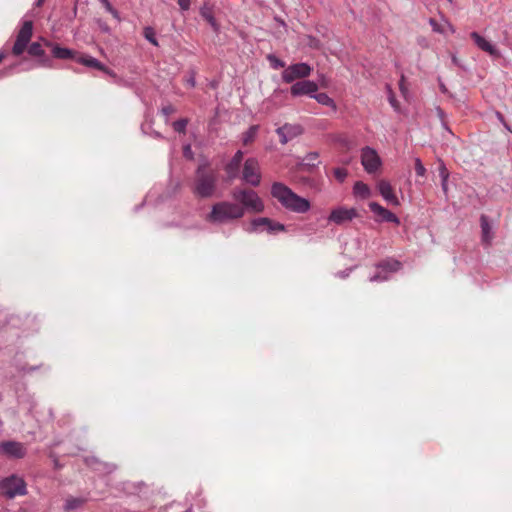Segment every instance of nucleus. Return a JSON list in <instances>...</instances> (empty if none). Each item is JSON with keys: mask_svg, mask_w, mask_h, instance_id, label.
I'll return each mask as SVG.
<instances>
[{"mask_svg": "<svg viewBox=\"0 0 512 512\" xmlns=\"http://www.w3.org/2000/svg\"><path fill=\"white\" fill-rule=\"evenodd\" d=\"M33 35V22L31 20H25L17 34L16 41L12 47V54L14 56H20L23 54L26 48L31 56L38 58V63L43 67H52V60L49 58L39 42H33L29 46V42Z\"/></svg>", "mask_w": 512, "mask_h": 512, "instance_id": "f257e3e1", "label": "nucleus"}, {"mask_svg": "<svg viewBox=\"0 0 512 512\" xmlns=\"http://www.w3.org/2000/svg\"><path fill=\"white\" fill-rule=\"evenodd\" d=\"M271 195L286 209L294 213L303 214L311 209V203L307 198L296 194L290 187L282 182H274L271 185Z\"/></svg>", "mask_w": 512, "mask_h": 512, "instance_id": "f03ea898", "label": "nucleus"}, {"mask_svg": "<svg viewBox=\"0 0 512 512\" xmlns=\"http://www.w3.org/2000/svg\"><path fill=\"white\" fill-rule=\"evenodd\" d=\"M244 216V210L237 203L220 201L212 205L206 220L214 224H222L237 220Z\"/></svg>", "mask_w": 512, "mask_h": 512, "instance_id": "7ed1b4c3", "label": "nucleus"}, {"mask_svg": "<svg viewBox=\"0 0 512 512\" xmlns=\"http://www.w3.org/2000/svg\"><path fill=\"white\" fill-rule=\"evenodd\" d=\"M232 199L244 210L256 213L263 212L265 206L262 199L253 189L236 187L231 191Z\"/></svg>", "mask_w": 512, "mask_h": 512, "instance_id": "20e7f679", "label": "nucleus"}, {"mask_svg": "<svg viewBox=\"0 0 512 512\" xmlns=\"http://www.w3.org/2000/svg\"><path fill=\"white\" fill-rule=\"evenodd\" d=\"M217 188V176L213 171L206 172L202 166L196 170V180L194 182L193 193L201 198H211Z\"/></svg>", "mask_w": 512, "mask_h": 512, "instance_id": "39448f33", "label": "nucleus"}, {"mask_svg": "<svg viewBox=\"0 0 512 512\" xmlns=\"http://www.w3.org/2000/svg\"><path fill=\"white\" fill-rule=\"evenodd\" d=\"M0 493L7 499L25 496L28 493L25 480L17 474H11L0 480Z\"/></svg>", "mask_w": 512, "mask_h": 512, "instance_id": "423d86ee", "label": "nucleus"}, {"mask_svg": "<svg viewBox=\"0 0 512 512\" xmlns=\"http://www.w3.org/2000/svg\"><path fill=\"white\" fill-rule=\"evenodd\" d=\"M245 231L248 233H262L266 231L268 234L275 235L286 231V226L268 217H258L252 219L250 226L245 228Z\"/></svg>", "mask_w": 512, "mask_h": 512, "instance_id": "0eeeda50", "label": "nucleus"}, {"mask_svg": "<svg viewBox=\"0 0 512 512\" xmlns=\"http://www.w3.org/2000/svg\"><path fill=\"white\" fill-rule=\"evenodd\" d=\"M313 68L306 62H298L286 67L282 74L285 83H295L297 79L304 80L310 76Z\"/></svg>", "mask_w": 512, "mask_h": 512, "instance_id": "6e6552de", "label": "nucleus"}, {"mask_svg": "<svg viewBox=\"0 0 512 512\" xmlns=\"http://www.w3.org/2000/svg\"><path fill=\"white\" fill-rule=\"evenodd\" d=\"M36 318L31 317L29 314L20 316V315H10L7 317L5 324L3 327H10L14 329L22 330L23 333L29 334L30 331H37Z\"/></svg>", "mask_w": 512, "mask_h": 512, "instance_id": "1a4fd4ad", "label": "nucleus"}, {"mask_svg": "<svg viewBox=\"0 0 512 512\" xmlns=\"http://www.w3.org/2000/svg\"><path fill=\"white\" fill-rule=\"evenodd\" d=\"M242 180L253 187H258L261 184V174L259 172V164L256 158L249 157L245 160L242 171Z\"/></svg>", "mask_w": 512, "mask_h": 512, "instance_id": "9d476101", "label": "nucleus"}, {"mask_svg": "<svg viewBox=\"0 0 512 512\" xmlns=\"http://www.w3.org/2000/svg\"><path fill=\"white\" fill-rule=\"evenodd\" d=\"M361 164L365 171L371 174L380 168L382 161L374 148L365 146L361 150Z\"/></svg>", "mask_w": 512, "mask_h": 512, "instance_id": "9b49d317", "label": "nucleus"}, {"mask_svg": "<svg viewBox=\"0 0 512 512\" xmlns=\"http://www.w3.org/2000/svg\"><path fill=\"white\" fill-rule=\"evenodd\" d=\"M358 217V211L356 208H347L345 206H338L331 210L327 220L329 223L336 225H343L347 222L352 221Z\"/></svg>", "mask_w": 512, "mask_h": 512, "instance_id": "f8f14e48", "label": "nucleus"}, {"mask_svg": "<svg viewBox=\"0 0 512 512\" xmlns=\"http://www.w3.org/2000/svg\"><path fill=\"white\" fill-rule=\"evenodd\" d=\"M319 89V86L317 82L313 80H299L295 83H292L290 87V94L292 97H302V96H308L311 98V95H313L314 92H317Z\"/></svg>", "mask_w": 512, "mask_h": 512, "instance_id": "ddd939ff", "label": "nucleus"}, {"mask_svg": "<svg viewBox=\"0 0 512 512\" xmlns=\"http://www.w3.org/2000/svg\"><path fill=\"white\" fill-rule=\"evenodd\" d=\"M370 211L376 216L375 221L378 223H393L395 225H400L399 217L388 210L387 208L380 205L378 202H370L368 204Z\"/></svg>", "mask_w": 512, "mask_h": 512, "instance_id": "4468645a", "label": "nucleus"}, {"mask_svg": "<svg viewBox=\"0 0 512 512\" xmlns=\"http://www.w3.org/2000/svg\"><path fill=\"white\" fill-rule=\"evenodd\" d=\"M304 129L299 124L285 123L278 127L275 132L279 136V142L282 145L287 144L289 141L297 138L303 133Z\"/></svg>", "mask_w": 512, "mask_h": 512, "instance_id": "2eb2a0df", "label": "nucleus"}, {"mask_svg": "<svg viewBox=\"0 0 512 512\" xmlns=\"http://www.w3.org/2000/svg\"><path fill=\"white\" fill-rule=\"evenodd\" d=\"M0 451L13 459H22L27 454L24 444L15 440L2 441L0 443Z\"/></svg>", "mask_w": 512, "mask_h": 512, "instance_id": "dca6fc26", "label": "nucleus"}, {"mask_svg": "<svg viewBox=\"0 0 512 512\" xmlns=\"http://www.w3.org/2000/svg\"><path fill=\"white\" fill-rule=\"evenodd\" d=\"M75 61L85 67L101 71L110 77L116 76L115 72L111 68H109L104 63H102L100 60H98L97 58H95L91 55L79 54L78 57L75 58Z\"/></svg>", "mask_w": 512, "mask_h": 512, "instance_id": "f3484780", "label": "nucleus"}, {"mask_svg": "<svg viewBox=\"0 0 512 512\" xmlns=\"http://www.w3.org/2000/svg\"><path fill=\"white\" fill-rule=\"evenodd\" d=\"M470 37L480 50L486 52L489 56H491L494 59L501 58V51L494 44L488 41L485 37L480 35L478 32H471Z\"/></svg>", "mask_w": 512, "mask_h": 512, "instance_id": "a211bd4d", "label": "nucleus"}, {"mask_svg": "<svg viewBox=\"0 0 512 512\" xmlns=\"http://www.w3.org/2000/svg\"><path fill=\"white\" fill-rule=\"evenodd\" d=\"M243 157L244 152L242 150H237L232 158L225 164L224 171L228 181H233L239 177Z\"/></svg>", "mask_w": 512, "mask_h": 512, "instance_id": "6ab92c4d", "label": "nucleus"}, {"mask_svg": "<svg viewBox=\"0 0 512 512\" xmlns=\"http://www.w3.org/2000/svg\"><path fill=\"white\" fill-rule=\"evenodd\" d=\"M45 45L51 48L52 56L56 59H72L75 61V58H77L79 55L75 50L67 47H62L57 43L46 41Z\"/></svg>", "mask_w": 512, "mask_h": 512, "instance_id": "aec40b11", "label": "nucleus"}, {"mask_svg": "<svg viewBox=\"0 0 512 512\" xmlns=\"http://www.w3.org/2000/svg\"><path fill=\"white\" fill-rule=\"evenodd\" d=\"M377 189L381 197L390 205L400 206V201L393 191L390 182L386 180L379 181Z\"/></svg>", "mask_w": 512, "mask_h": 512, "instance_id": "412c9836", "label": "nucleus"}, {"mask_svg": "<svg viewBox=\"0 0 512 512\" xmlns=\"http://www.w3.org/2000/svg\"><path fill=\"white\" fill-rule=\"evenodd\" d=\"M480 226L482 243L485 245H490L493 238V232L488 216L484 214L480 216Z\"/></svg>", "mask_w": 512, "mask_h": 512, "instance_id": "4be33fe9", "label": "nucleus"}, {"mask_svg": "<svg viewBox=\"0 0 512 512\" xmlns=\"http://www.w3.org/2000/svg\"><path fill=\"white\" fill-rule=\"evenodd\" d=\"M402 263L393 258L384 259L376 264L377 270H382L384 273L390 276L391 273H395L400 270Z\"/></svg>", "mask_w": 512, "mask_h": 512, "instance_id": "5701e85b", "label": "nucleus"}, {"mask_svg": "<svg viewBox=\"0 0 512 512\" xmlns=\"http://www.w3.org/2000/svg\"><path fill=\"white\" fill-rule=\"evenodd\" d=\"M199 13L201 17L209 23L211 28L215 33H218L220 31V25L218 24L212 8L208 6L206 3L200 8Z\"/></svg>", "mask_w": 512, "mask_h": 512, "instance_id": "b1692460", "label": "nucleus"}, {"mask_svg": "<svg viewBox=\"0 0 512 512\" xmlns=\"http://www.w3.org/2000/svg\"><path fill=\"white\" fill-rule=\"evenodd\" d=\"M319 158V153L317 151H311L309 153H307L302 162L299 163V166L303 169V170H306L308 172H313V170L315 168L318 167V165L320 164V161H318L317 163H315V161Z\"/></svg>", "mask_w": 512, "mask_h": 512, "instance_id": "393cba45", "label": "nucleus"}, {"mask_svg": "<svg viewBox=\"0 0 512 512\" xmlns=\"http://www.w3.org/2000/svg\"><path fill=\"white\" fill-rule=\"evenodd\" d=\"M87 463L91 466L99 465V467H95V469L106 474L113 473L117 469L114 463L101 462L96 457L87 458Z\"/></svg>", "mask_w": 512, "mask_h": 512, "instance_id": "a878e982", "label": "nucleus"}, {"mask_svg": "<svg viewBox=\"0 0 512 512\" xmlns=\"http://www.w3.org/2000/svg\"><path fill=\"white\" fill-rule=\"evenodd\" d=\"M311 98L316 100L319 104L323 106H327L332 108L334 111L337 109V105L333 98H331L327 93L325 92H314L313 95H311Z\"/></svg>", "mask_w": 512, "mask_h": 512, "instance_id": "bb28decb", "label": "nucleus"}, {"mask_svg": "<svg viewBox=\"0 0 512 512\" xmlns=\"http://www.w3.org/2000/svg\"><path fill=\"white\" fill-rule=\"evenodd\" d=\"M353 194L355 197L367 199L371 195V190L367 184L362 181H356L353 185Z\"/></svg>", "mask_w": 512, "mask_h": 512, "instance_id": "cd10ccee", "label": "nucleus"}, {"mask_svg": "<svg viewBox=\"0 0 512 512\" xmlns=\"http://www.w3.org/2000/svg\"><path fill=\"white\" fill-rule=\"evenodd\" d=\"M439 177L441 179V188L444 195L447 197L448 195V180H449V171L443 161H440L438 167Z\"/></svg>", "mask_w": 512, "mask_h": 512, "instance_id": "c85d7f7f", "label": "nucleus"}, {"mask_svg": "<svg viewBox=\"0 0 512 512\" xmlns=\"http://www.w3.org/2000/svg\"><path fill=\"white\" fill-rule=\"evenodd\" d=\"M85 499L82 497H69L65 500L63 509L65 512H71L80 508L84 503Z\"/></svg>", "mask_w": 512, "mask_h": 512, "instance_id": "c756f323", "label": "nucleus"}, {"mask_svg": "<svg viewBox=\"0 0 512 512\" xmlns=\"http://www.w3.org/2000/svg\"><path fill=\"white\" fill-rule=\"evenodd\" d=\"M260 126L258 124L251 125L245 132L242 133V143L248 145L253 142L259 132Z\"/></svg>", "mask_w": 512, "mask_h": 512, "instance_id": "7c9ffc66", "label": "nucleus"}, {"mask_svg": "<svg viewBox=\"0 0 512 512\" xmlns=\"http://www.w3.org/2000/svg\"><path fill=\"white\" fill-rule=\"evenodd\" d=\"M141 131L144 135L151 136L155 139H164L163 135L153 129V121L152 120H146L144 123L141 124Z\"/></svg>", "mask_w": 512, "mask_h": 512, "instance_id": "2f4dec72", "label": "nucleus"}, {"mask_svg": "<svg viewBox=\"0 0 512 512\" xmlns=\"http://www.w3.org/2000/svg\"><path fill=\"white\" fill-rule=\"evenodd\" d=\"M143 37L150 43L152 44L153 46L155 47H158L159 46V42H158V39L156 37V32L154 30L153 27L151 26H146L144 29H143Z\"/></svg>", "mask_w": 512, "mask_h": 512, "instance_id": "473e14b6", "label": "nucleus"}, {"mask_svg": "<svg viewBox=\"0 0 512 512\" xmlns=\"http://www.w3.org/2000/svg\"><path fill=\"white\" fill-rule=\"evenodd\" d=\"M387 99L391 107L394 109V111L399 112L400 111V103L398 102L395 93L391 89L389 85H387Z\"/></svg>", "mask_w": 512, "mask_h": 512, "instance_id": "72a5a7b5", "label": "nucleus"}, {"mask_svg": "<svg viewBox=\"0 0 512 512\" xmlns=\"http://www.w3.org/2000/svg\"><path fill=\"white\" fill-rule=\"evenodd\" d=\"M267 60L270 64V66L273 68V69H280V68H286L285 67V62L278 58L276 55L274 54H268L267 55Z\"/></svg>", "mask_w": 512, "mask_h": 512, "instance_id": "f704fd0d", "label": "nucleus"}, {"mask_svg": "<svg viewBox=\"0 0 512 512\" xmlns=\"http://www.w3.org/2000/svg\"><path fill=\"white\" fill-rule=\"evenodd\" d=\"M188 122L189 121L187 118H180V119L174 121L172 124L174 131L177 133H185Z\"/></svg>", "mask_w": 512, "mask_h": 512, "instance_id": "c9c22d12", "label": "nucleus"}, {"mask_svg": "<svg viewBox=\"0 0 512 512\" xmlns=\"http://www.w3.org/2000/svg\"><path fill=\"white\" fill-rule=\"evenodd\" d=\"M20 65H21V63H13V64L5 67L4 70L1 71L0 78L5 77V76H11L16 72L23 71L24 69H19Z\"/></svg>", "mask_w": 512, "mask_h": 512, "instance_id": "e433bc0d", "label": "nucleus"}, {"mask_svg": "<svg viewBox=\"0 0 512 512\" xmlns=\"http://www.w3.org/2000/svg\"><path fill=\"white\" fill-rule=\"evenodd\" d=\"M333 174L339 183H343L348 176V171L345 168L337 167L334 168Z\"/></svg>", "mask_w": 512, "mask_h": 512, "instance_id": "4c0bfd02", "label": "nucleus"}, {"mask_svg": "<svg viewBox=\"0 0 512 512\" xmlns=\"http://www.w3.org/2000/svg\"><path fill=\"white\" fill-rule=\"evenodd\" d=\"M414 169H415V172H416V175L419 176V177H425L426 175V168L425 166L423 165L422 161L420 158H415V161H414Z\"/></svg>", "mask_w": 512, "mask_h": 512, "instance_id": "58836bf2", "label": "nucleus"}, {"mask_svg": "<svg viewBox=\"0 0 512 512\" xmlns=\"http://www.w3.org/2000/svg\"><path fill=\"white\" fill-rule=\"evenodd\" d=\"M390 276L384 273L382 270H378L374 275L370 276V282H384L389 280Z\"/></svg>", "mask_w": 512, "mask_h": 512, "instance_id": "ea45409f", "label": "nucleus"}, {"mask_svg": "<svg viewBox=\"0 0 512 512\" xmlns=\"http://www.w3.org/2000/svg\"><path fill=\"white\" fill-rule=\"evenodd\" d=\"M41 367H42V364L33 365V366L23 365V366L18 367V371L25 373V374H31L35 371H38Z\"/></svg>", "mask_w": 512, "mask_h": 512, "instance_id": "a19ab883", "label": "nucleus"}, {"mask_svg": "<svg viewBox=\"0 0 512 512\" xmlns=\"http://www.w3.org/2000/svg\"><path fill=\"white\" fill-rule=\"evenodd\" d=\"M495 116H496L497 120H498V121L503 125V127H504L507 131H509L510 133H512V128H511V126L507 123V121H506V119H505L504 115H503L501 112L496 111V112H495Z\"/></svg>", "mask_w": 512, "mask_h": 512, "instance_id": "79ce46f5", "label": "nucleus"}, {"mask_svg": "<svg viewBox=\"0 0 512 512\" xmlns=\"http://www.w3.org/2000/svg\"><path fill=\"white\" fill-rule=\"evenodd\" d=\"M429 24L432 27V30L434 32H437V33H440V34L444 33L442 25L440 23H438V21L436 19L430 18L429 19Z\"/></svg>", "mask_w": 512, "mask_h": 512, "instance_id": "37998d69", "label": "nucleus"}, {"mask_svg": "<svg viewBox=\"0 0 512 512\" xmlns=\"http://www.w3.org/2000/svg\"><path fill=\"white\" fill-rule=\"evenodd\" d=\"M96 22L101 32L108 35L111 34V28L105 21H103L102 19H97Z\"/></svg>", "mask_w": 512, "mask_h": 512, "instance_id": "c03bdc74", "label": "nucleus"}, {"mask_svg": "<svg viewBox=\"0 0 512 512\" xmlns=\"http://www.w3.org/2000/svg\"><path fill=\"white\" fill-rule=\"evenodd\" d=\"M438 81V85H439V89L440 91L443 93V94H446L448 95L449 97H453V94L449 92L448 88L446 87L445 83L442 81V78L441 77H438L437 79Z\"/></svg>", "mask_w": 512, "mask_h": 512, "instance_id": "a18cd8bd", "label": "nucleus"}, {"mask_svg": "<svg viewBox=\"0 0 512 512\" xmlns=\"http://www.w3.org/2000/svg\"><path fill=\"white\" fill-rule=\"evenodd\" d=\"M353 270V267H350V268H347V269H344V270H341V271H338L335 276L338 277V278H341V279H345L347 278L350 273L352 272Z\"/></svg>", "mask_w": 512, "mask_h": 512, "instance_id": "49530a36", "label": "nucleus"}, {"mask_svg": "<svg viewBox=\"0 0 512 512\" xmlns=\"http://www.w3.org/2000/svg\"><path fill=\"white\" fill-rule=\"evenodd\" d=\"M161 112L164 116L169 117L171 114L175 112V108L172 105H167L162 107Z\"/></svg>", "mask_w": 512, "mask_h": 512, "instance_id": "de8ad7c7", "label": "nucleus"}, {"mask_svg": "<svg viewBox=\"0 0 512 512\" xmlns=\"http://www.w3.org/2000/svg\"><path fill=\"white\" fill-rule=\"evenodd\" d=\"M191 0H178V5L181 10L186 11L190 8Z\"/></svg>", "mask_w": 512, "mask_h": 512, "instance_id": "09e8293b", "label": "nucleus"}, {"mask_svg": "<svg viewBox=\"0 0 512 512\" xmlns=\"http://www.w3.org/2000/svg\"><path fill=\"white\" fill-rule=\"evenodd\" d=\"M451 61H452V63H453L455 66H457V67H459V68H461V69H463V70H466L465 66L462 64V62L458 59V57H457L455 54H453V55L451 56Z\"/></svg>", "mask_w": 512, "mask_h": 512, "instance_id": "8fccbe9b", "label": "nucleus"}, {"mask_svg": "<svg viewBox=\"0 0 512 512\" xmlns=\"http://www.w3.org/2000/svg\"><path fill=\"white\" fill-rule=\"evenodd\" d=\"M435 110L440 121L446 120V113L441 107L437 106Z\"/></svg>", "mask_w": 512, "mask_h": 512, "instance_id": "3c124183", "label": "nucleus"}, {"mask_svg": "<svg viewBox=\"0 0 512 512\" xmlns=\"http://www.w3.org/2000/svg\"><path fill=\"white\" fill-rule=\"evenodd\" d=\"M404 81H405V77H404V75H402L400 78V81H399V89L403 94H405L407 92V88L404 85Z\"/></svg>", "mask_w": 512, "mask_h": 512, "instance_id": "603ef678", "label": "nucleus"}, {"mask_svg": "<svg viewBox=\"0 0 512 512\" xmlns=\"http://www.w3.org/2000/svg\"><path fill=\"white\" fill-rule=\"evenodd\" d=\"M108 13H110L114 19L120 21L121 18H120V13L118 12L117 9H115L114 7H112V9L110 11H107Z\"/></svg>", "mask_w": 512, "mask_h": 512, "instance_id": "864d4df0", "label": "nucleus"}, {"mask_svg": "<svg viewBox=\"0 0 512 512\" xmlns=\"http://www.w3.org/2000/svg\"><path fill=\"white\" fill-rule=\"evenodd\" d=\"M77 3H78V0H75V4H74L73 10L71 12V15L68 16L69 20H72V19H74L77 16V11H78Z\"/></svg>", "mask_w": 512, "mask_h": 512, "instance_id": "5fc2aeb1", "label": "nucleus"}, {"mask_svg": "<svg viewBox=\"0 0 512 512\" xmlns=\"http://www.w3.org/2000/svg\"><path fill=\"white\" fill-rule=\"evenodd\" d=\"M101 4L104 6L106 11H110L112 9V4L109 0H99Z\"/></svg>", "mask_w": 512, "mask_h": 512, "instance_id": "6e6d98bb", "label": "nucleus"}, {"mask_svg": "<svg viewBox=\"0 0 512 512\" xmlns=\"http://www.w3.org/2000/svg\"><path fill=\"white\" fill-rule=\"evenodd\" d=\"M135 490H140L142 487L146 486L143 481L135 482L130 484Z\"/></svg>", "mask_w": 512, "mask_h": 512, "instance_id": "4d7b16f0", "label": "nucleus"}, {"mask_svg": "<svg viewBox=\"0 0 512 512\" xmlns=\"http://www.w3.org/2000/svg\"><path fill=\"white\" fill-rule=\"evenodd\" d=\"M183 152H184V156H186V157L191 156L192 155L191 146L189 144L185 145Z\"/></svg>", "mask_w": 512, "mask_h": 512, "instance_id": "13d9d810", "label": "nucleus"}, {"mask_svg": "<svg viewBox=\"0 0 512 512\" xmlns=\"http://www.w3.org/2000/svg\"><path fill=\"white\" fill-rule=\"evenodd\" d=\"M304 181H305V183L309 184L310 186L315 185V181L311 178H305Z\"/></svg>", "mask_w": 512, "mask_h": 512, "instance_id": "bf43d9fd", "label": "nucleus"}, {"mask_svg": "<svg viewBox=\"0 0 512 512\" xmlns=\"http://www.w3.org/2000/svg\"><path fill=\"white\" fill-rule=\"evenodd\" d=\"M144 205H145V201H142V203H141V204L136 205V206L134 207V209H133V210H134V212H138V211H139V210H140Z\"/></svg>", "mask_w": 512, "mask_h": 512, "instance_id": "052dcab7", "label": "nucleus"}, {"mask_svg": "<svg viewBox=\"0 0 512 512\" xmlns=\"http://www.w3.org/2000/svg\"><path fill=\"white\" fill-rule=\"evenodd\" d=\"M338 142L343 145V146H347L348 145V140L346 138H340L338 140Z\"/></svg>", "mask_w": 512, "mask_h": 512, "instance_id": "680f3d73", "label": "nucleus"}, {"mask_svg": "<svg viewBox=\"0 0 512 512\" xmlns=\"http://www.w3.org/2000/svg\"><path fill=\"white\" fill-rule=\"evenodd\" d=\"M45 0H35L34 5L36 7H41Z\"/></svg>", "mask_w": 512, "mask_h": 512, "instance_id": "e2e57ef3", "label": "nucleus"}, {"mask_svg": "<svg viewBox=\"0 0 512 512\" xmlns=\"http://www.w3.org/2000/svg\"><path fill=\"white\" fill-rule=\"evenodd\" d=\"M275 20L281 25V26H286V23L283 19L281 18H278V17H275Z\"/></svg>", "mask_w": 512, "mask_h": 512, "instance_id": "0e129e2a", "label": "nucleus"}, {"mask_svg": "<svg viewBox=\"0 0 512 512\" xmlns=\"http://www.w3.org/2000/svg\"><path fill=\"white\" fill-rule=\"evenodd\" d=\"M441 125H442V127H443L445 130H447V131H449V132H450V129H449V127H448V124H447L446 120L441 121Z\"/></svg>", "mask_w": 512, "mask_h": 512, "instance_id": "69168bd1", "label": "nucleus"}, {"mask_svg": "<svg viewBox=\"0 0 512 512\" xmlns=\"http://www.w3.org/2000/svg\"><path fill=\"white\" fill-rule=\"evenodd\" d=\"M441 125H442V127H443L445 130H447V131H449V132H450V129H449V127H448V124H447L446 120L441 121Z\"/></svg>", "mask_w": 512, "mask_h": 512, "instance_id": "338daca9", "label": "nucleus"}, {"mask_svg": "<svg viewBox=\"0 0 512 512\" xmlns=\"http://www.w3.org/2000/svg\"><path fill=\"white\" fill-rule=\"evenodd\" d=\"M54 467L56 469H60L61 468V464L59 463L58 459H54Z\"/></svg>", "mask_w": 512, "mask_h": 512, "instance_id": "774afa93", "label": "nucleus"}]
</instances>
